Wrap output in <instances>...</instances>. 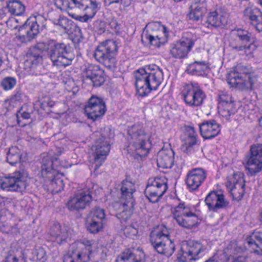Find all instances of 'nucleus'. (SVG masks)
<instances>
[{"mask_svg":"<svg viewBox=\"0 0 262 262\" xmlns=\"http://www.w3.org/2000/svg\"><path fill=\"white\" fill-rule=\"evenodd\" d=\"M94 134L97 138L95 145L92 146V149L93 151L95 170H96L102 165L110 152V147L108 140L114 137V133L111 132L110 128L104 127L101 128Z\"/></svg>","mask_w":262,"mask_h":262,"instance_id":"6","label":"nucleus"},{"mask_svg":"<svg viewBox=\"0 0 262 262\" xmlns=\"http://www.w3.org/2000/svg\"><path fill=\"white\" fill-rule=\"evenodd\" d=\"M260 221L262 223V211H261V212L260 213Z\"/></svg>","mask_w":262,"mask_h":262,"instance_id":"61","label":"nucleus"},{"mask_svg":"<svg viewBox=\"0 0 262 262\" xmlns=\"http://www.w3.org/2000/svg\"><path fill=\"white\" fill-rule=\"evenodd\" d=\"M247 240L249 245H255L262 251V230L255 231Z\"/></svg>","mask_w":262,"mask_h":262,"instance_id":"41","label":"nucleus"},{"mask_svg":"<svg viewBox=\"0 0 262 262\" xmlns=\"http://www.w3.org/2000/svg\"><path fill=\"white\" fill-rule=\"evenodd\" d=\"M110 25L111 28H114L116 30H118L119 29V26L116 21H111Z\"/></svg>","mask_w":262,"mask_h":262,"instance_id":"58","label":"nucleus"},{"mask_svg":"<svg viewBox=\"0 0 262 262\" xmlns=\"http://www.w3.org/2000/svg\"><path fill=\"white\" fill-rule=\"evenodd\" d=\"M195 209L185 203H180L171 209L173 219L178 224L187 229H191L198 224Z\"/></svg>","mask_w":262,"mask_h":262,"instance_id":"11","label":"nucleus"},{"mask_svg":"<svg viewBox=\"0 0 262 262\" xmlns=\"http://www.w3.org/2000/svg\"><path fill=\"white\" fill-rule=\"evenodd\" d=\"M24 176L20 171H15L11 176L2 179L0 185L2 189L7 191H23L26 183L23 180Z\"/></svg>","mask_w":262,"mask_h":262,"instance_id":"20","label":"nucleus"},{"mask_svg":"<svg viewBox=\"0 0 262 262\" xmlns=\"http://www.w3.org/2000/svg\"><path fill=\"white\" fill-rule=\"evenodd\" d=\"M85 80H90L94 86H100L105 81L104 72L99 66L90 64L86 66L83 71Z\"/></svg>","mask_w":262,"mask_h":262,"instance_id":"23","label":"nucleus"},{"mask_svg":"<svg viewBox=\"0 0 262 262\" xmlns=\"http://www.w3.org/2000/svg\"><path fill=\"white\" fill-rule=\"evenodd\" d=\"M129 142L127 150L135 158L146 156L151 146L150 136L145 130L143 125L135 124L127 129Z\"/></svg>","mask_w":262,"mask_h":262,"instance_id":"3","label":"nucleus"},{"mask_svg":"<svg viewBox=\"0 0 262 262\" xmlns=\"http://www.w3.org/2000/svg\"><path fill=\"white\" fill-rule=\"evenodd\" d=\"M16 84V80L12 77H5L1 81V85L5 91L12 89Z\"/></svg>","mask_w":262,"mask_h":262,"instance_id":"45","label":"nucleus"},{"mask_svg":"<svg viewBox=\"0 0 262 262\" xmlns=\"http://www.w3.org/2000/svg\"><path fill=\"white\" fill-rule=\"evenodd\" d=\"M238 248L235 243H232L230 244L227 248V252L230 254L227 262H248V257L245 255L232 256V254H235L238 250Z\"/></svg>","mask_w":262,"mask_h":262,"instance_id":"38","label":"nucleus"},{"mask_svg":"<svg viewBox=\"0 0 262 262\" xmlns=\"http://www.w3.org/2000/svg\"><path fill=\"white\" fill-rule=\"evenodd\" d=\"M133 0H120V2L121 5L123 7H126L129 6Z\"/></svg>","mask_w":262,"mask_h":262,"instance_id":"55","label":"nucleus"},{"mask_svg":"<svg viewBox=\"0 0 262 262\" xmlns=\"http://www.w3.org/2000/svg\"><path fill=\"white\" fill-rule=\"evenodd\" d=\"M47 180L46 179V180ZM48 180L51 181L50 186L53 193H58L63 190L64 184L62 179L54 177L52 179Z\"/></svg>","mask_w":262,"mask_h":262,"instance_id":"43","label":"nucleus"},{"mask_svg":"<svg viewBox=\"0 0 262 262\" xmlns=\"http://www.w3.org/2000/svg\"><path fill=\"white\" fill-rule=\"evenodd\" d=\"M244 16L249 19L258 32H262V12L256 7H249L244 11Z\"/></svg>","mask_w":262,"mask_h":262,"instance_id":"30","label":"nucleus"},{"mask_svg":"<svg viewBox=\"0 0 262 262\" xmlns=\"http://www.w3.org/2000/svg\"><path fill=\"white\" fill-rule=\"evenodd\" d=\"M84 111L89 119L96 121L105 114L106 111L105 102L102 97L92 95L85 104Z\"/></svg>","mask_w":262,"mask_h":262,"instance_id":"17","label":"nucleus"},{"mask_svg":"<svg viewBox=\"0 0 262 262\" xmlns=\"http://www.w3.org/2000/svg\"><path fill=\"white\" fill-rule=\"evenodd\" d=\"M257 78L256 75L251 68L238 65L229 73L227 80L232 86L241 90H249L253 89Z\"/></svg>","mask_w":262,"mask_h":262,"instance_id":"7","label":"nucleus"},{"mask_svg":"<svg viewBox=\"0 0 262 262\" xmlns=\"http://www.w3.org/2000/svg\"><path fill=\"white\" fill-rule=\"evenodd\" d=\"M91 201V191L89 189H85L71 197L67 206L71 211H79L88 206Z\"/></svg>","mask_w":262,"mask_h":262,"instance_id":"21","label":"nucleus"},{"mask_svg":"<svg viewBox=\"0 0 262 262\" xmlns=\"http://www.w3.org/2000/svg\"><path fill=\"white\" fill-rule=\"evenodd\" d=\"M205 202L209 210L214 212L226 208L229 203L222 192L215 191H211L207 195Z\"/></svg>","mask_w":262,"mask_h":262,"instance_id":"22","label":"nucleus"},{"mask_svg":"<svg viewBox=\"0 0 262 262\" xmlns=\"http://www.w3.org/2000/svg\"><path fill=\"white\" fill-rule=\"evenodd\" d=\"M201 135L205 139H210L216 136L221 129L219 123L214 120H210L199 125Z\"/></svg>","mask_w":262,"mask_h":262,"instance_id":"29","label":"nucleus"},{"mask_svg":"<svg viewBox=\"0 0 262 262\" xmlns=\"http://www.w3.org/2000/svg\"><path fill=\"white\" fill-rule=\"evenodd\" d=\"M49 104V105L50 106H51V107H52V104Z\"/></svg>","mask_w":262,"mask_h":262,"instance_id":"64","label":"nucleus"},{"mask_svg":"<svg viewBox=\"0 0 262 262\" xmlns=\"http://www.w3.org/2000/svg\"><path fill=\"white\" fill-rule=\"evenodd\" d=\"M207 11V4L204 1H194L189 8L187 17L193 22L202 21Z\"/></svg>","mask_w":262,"mask_h":262,"instance_id":"28","label":"nucleus"},{"mask_svg":"<svg viewBox=\"0 0 262 262\" xmlns=\"http://www.w3.org/2000/svg\"><path fill=\"white\" fill-rule=\"evenodd\" d=\"M7 8H4L0 9V18H3L6 16V10H7Z\"/></svg>","mask_w":262,"mask_h":262,"instance_id":"57","label":"nucleus"},{"mask_svg":"<svg viewBox=\"0 0 262 262\" xmlns=\"http://www.w3.org/2000/svg\"><path fill=\"white\" fill-rule=\"evenodd\" d=\"M247 31L237 29L232 32L229 38V46L236 51H245L247 54L252 53L256 46Z\"/></svg>","mask_w":262,"mask_h":262,"instance_id":"12","label":"nucleus"},{"mask_svg":"<svg viewBox=\"0 0 262 262\" xmlns=\"http://www.w3.org/2000/svg\"><path fill=\"white\" fill-rule=\"evenodd\" d=\"M2 62H3V61H2V58H1V57H0V66L2 65Z\"/></svg>","mask_w":262,"mask_h":262,"instance_id":"62","label":"nucleus"},{"mask_svg":"<svg viewBox=\"0 0 262 262\" xmlns=\"http://www.w3.org/2000/svg\"><path fill=\"white\" fill-rule=\"evenodd\" d=\"M204 262H219V260L215 258V255H214Z\"/></svg>","mask_w":262,"mask_h":262,"instance_id":"59","label":"nucleus"},{"mask_svg":"<svg viewBox=\"0 0 262 262\" xmlns=\"http://www.w3.org/2000/svg\"><path fill=\"white\" fill-rule=\"evenodd\" d=\"M22 92L20 88H17L15 91L14 94L12 95L11 100L12 102L19 101L21 100Z\"/></svg>","mask_w":262,"mask_h":262,"instance_id":"52","label":"nucleus"},{"mask_svg":"<svg viewBox=\"0 0 262 262\" xmlns=\"http://www.w3.org/2000/svg\"><path fill=\"white\" fill-rule=\"evenodd\" d=\"M86 225L88 230L92 233H98L103 228L102 221L96 220L89 217Z\"/></svg>","mask_w":262,"mask_h":262,"instance_id":"42","label":"nucleus"},{"mask_svg":"<svg viewBox=\"0 0 262 262\" xmlns=\"http://www.w3.org/2000/svg\"><path fill=\"white\" fill-rule=\"evenodd\" d=\"M181 94L186 104L192 107L202 105L206 97L205 93L197 84H185Z\"/></svg>","mask_w":262,"mask_h":262,"instance_id":"14","label":"nucleus"},{"mask_svg":"<svg viewBox=\"0 0 262 262\" xmlns=\"http://www.w3.org/2000/svg\"><path fill=\"white\" fill-rule=\"evenodd\" d=\"M123 231L124 235L129 237H132L136 236L138 232L137 228L135 226L132 225H128L125 227Z\"/></svg>","mask_w":262,"mask_h":262,"instance_id":"50","label":"nucleus"},{"mask_svg":"<svg viewBox=\"0 0 262 262\" xmlns=\"http://www.w3.org/2000/svg\"><path fill=\"white\" fill-rule=\"evenodd\" d=\"M218 110L219 114L226 119L236 112L234 101L230 95L223 92L219 95Z\"/></svg>","mask_w":262,"mask_h":262,"instance_id":"24","label":"nucleus"},{"mask_svg":"<svg viewBox=\"0 0 262 262\" xmlns=\"http://www.w3.org/2000/svg\"><path fill=\"white\" fill-rule=\"evenodd\" d=\"M167 180L164 177L149 179L145 190L146 196L152 203L157 202L166 191Z\"/></svg>","mask_w":262,"mask_h":262,"instance_id":"16","label":"nucleus"},{"mask_svg":"<svg viewBox=\"0 0 262 262\" xmlns=\"http://www.w3.org/2000/svg\"><path fill=\"white\" fill-rule=\"evenodd\" d=\"M259 123L260 126L262 127V117L259 119Z\"/></svg>","mask_w":262,"mask_h":262,"instance_id":"60","label":"nucleus"},{"mask_svg":"<svg viewBox=\"0 0 262 262\" xmlns=\"http://www.w3.org/2000/svg\"><path fill=\"white\" fill-rule=\"evenodd\" d=\"M227 187L230 189L233 199L236 201L242 199L245 193V181L244 174L239 171L228 178Z\"/></svg>","mask_w":262,"mask_h":262,"instance_id":"19","label":"nucleus"},{"mask_svg":"<svg viewBox=\"0 0 262 262\" xmlns=\"http://www.w3.org/2000/svg\"><path fill=\"white\" fill-rule=\"evenodd\" d=\"M41 50H48L49 56L54 66L58 68L66 67L71 64L75 58L68 46L63 42H57L54 40H49L39 42L36 47L31 48L26 54L25 68L30 74L37 75V70L42 61Z\"/></svg>","mask_w":262,"mask_h":262,"instance_id":"1","label":"nucleus"},{"mask_svg":"<svg viewBox=\"0 0 262 262\" xmlns=\"http://www.w3.org/2000/svg\"><path fill=\"white\" fill-rule=\"evenodd\" d=\"M50 233L52 237L51 240L58 244H61L66 241L69 236L67 228L65 227H61L59 224L54 225L51 228Z\"/></svg>","mask_w":262,"mask_h":262,"instance_id":"33","label":"nucleus"},{"mask_svg":"<svg viewBox=\"0 0 262 262\" xmlns=\"http://www.w3.org/2000/svg\"><path fill=\"white\" fill-rule=\"evenodd\" d=\"M46 26V19L41 15L31 17L21 27L20 31L25 30L26 35H19L22 42H28L34 38Z\"/></svg>","mask_w":262,"mask_h":262,"instance_id":"13","label":"nucleus"},{"mask_svg":"<svg viewBox=\"0 0 262 262\" xmlns=\"http://www.w3.org/2000/svg\"><path fill=\"white\" fill-rule=\"evenodd\" d=\"M104 210L99 207H96L90 213L89 218L96 220L102 221L105 218Z\"/></svg>","mask_w":262,"mask_h":262,"instance_id":"47","label":"nucleus"},{"mask_svg":"<svg viewBox=\"0 0 262 262\" xmlns=\"http://www.w3.org/2000/svg\"><path fill=\"white\" fill-rule=\"evenodd\" d=\"M194 45L192 40L185 38L172 44L170 48V54L173 58L183 59L185 58Z\"/></svg>","mask_w":262,"mask_h":262,"instance_id":"25","label":"nucleus"},{"mask_svg":"<svg viewBox=\"0 0 262 262\" xmlns=\"http://www.w3.org/2000/svg\"><path fill=\"white\" fill-rule=\"evenodd\" d=\"M206 171L202 168H194L188 172L186 183L193 190L197 189L206 178Z\"/></svg>","mask_w":262,"mask_h":262,"instance_id":"27","label":"nucleus"},{"mask_svg":"<svg viewBox=\"0 0 262 262\" xmlns=\"http://www.w3.org/2000/svg\"><path fill=\"white\" fill-rule=\"evenodd\" d=\"M259 4L262 6V0H258Z\"/></svg>","mask_w":262,"mask_h":262,"instance_id":"63","label":"nucleus"},{"mask_svg":"<svg viewBox=\"0 0 262 262\" xmlns=\"http://www.w3.org/2000/svg\"><path fill=\"white\" fill-rule=\"evenodd\" d=\"M53 23L55 25L59 26L65 30H68L71 25V21L63 16H60L58 18L55 19Z\"/></svg>","mask_w":262,"mask_h":262,"instance_id":"48","label":"nucleus"},{"mask_svg":"<svg viewBox=\"0 0 262 262\" xmlns=\"http://www.w3.org/2000/svg\"><path fill=\"white\" fill-rule=\"evenodd\" d=\"M245 167L250 176H255L262 169V144L251 146L250 154L245 159Z\"/></svg>","mask_w":262,"mask_h":262,"instance_id":"18","label":"nucleus"},{"mask_svg":"<svg viewBox=\"0 0 262 262\" xmlns=\"http://www.w3.org/2000/svg\"><path fill=\"white\" fill-rule=\"evenodd\" d=\"M10 199L8 198L4 197L0 195V206L1 207H5L7 204L10 203Z\"/></svg>","mask_w":262,"mask_h":262,"instance_id":"53","label":"nucleus"},{"mask_svg":"<svg viewBox=\"0 0 262 262\" xmlns=\"http://www.w3.org/2000/svg\"><path fill=\"white\" fill-rule=\"evenodd\" d=\"M157 165L165 169L170 168L174 164V152L171 149H162L158 152Z\"/></svg>","mask_w":262,"mask_h":262,"instance_id":"32","label":"nucleus"},{"mask_svg":"<svg viewBox=\"0 0 262 262\" xmlns=\"http://www.w3.org/2000/svg\"><path fill=\"white\" fill-rule=\"evenodd\" d=\"M157 28L155 30L147 31L144 34V38L151 45L155 47H159L161 45L164 44L168 35L165 26H158Z\"/></svg>","mask_w":262,"mask_h":262,"instance_id":"26","label":"nucleus"},{"mask_svg":"<svg viewBox=\"0 0 262 262\" xmlns=\"http://www.w3.org/2000/svg\"><path fill=\"white\" fill-rule=\"evenodd\" d=\"M145 254L142 250L126 249L118 255L116 262H144Z\"/></svg>","mask_w":262,"mask_h":262,"instance_id":"31","label":"nucleus"},{"mask_svg":"<svg viewBox=\"0 0 262 262\" xmlns=\"http://www.w3.org/2000/svg\"><path fill=\"white\" fill-rule=\"evenodd\" d=\"M118 48L115 40H106L98 46L94 52V57L107 69L113 71L116 68Z\"/></svg>","mask_w":262,"mask_h":262,"instance_id":"9","label":"nucleus"},{"mask_svg":"<svg viewBox=\"0 0 262 262\" xmlns=\"http://www.w3.org/2000/svg\"><path fill=\"white\" fill-rule=\"evenodd\" d=\"M58 2L67 9L69 16L82 23L91 20L100 8L98 0H56V3Z\"/></svg>","mask_w":262,"mask_h":262,"instance_id":"4","label":"nucleus"},{"mask_svg":"<svg viewBox=\"0 0 262 262\" xmlns=\"http://www.w3.org/2000/svg\"><path fill=\"white\" fill-rule=\"evenodd\" d=\"M225 23L224 16L214 11L209 13L206 20L203 23V25L205 27L211 28L219 27Z\"/></svg>","mask_w":262,"mask_h":262,"instance_id":"35","label":"nucleus"},{"mask_svg":"<svg viewBox=\"0 0 262 262\" xmlns=\"http://www.w3.org/2000/svg\"><path fill=\"white\" fill-rule=\"evenodd\" d=\"M203 251V245L196 241L189 240L182 242L180 250L177 255L180 262H186L187 260H196Z\"/></svg>","mask_w":262,"mask_h":262,"instance_id":"15","label":"nucleus"},{"mask_svg":"<svg viewBox=\"0 0 262 262\" xmlns=\"http://www.w3.org/2000/svg\"><path fill=\"white\" fill-rule=\"evenodd\" d=\"M135 86L139 95L144 97L156 90L163 80L162 70L156 64L148 65L135 72Z\"/></svg>","mask_w":262,"mask_h":262,"instance_id":"2","label":"nucleus"},{"mask_svg":"<svg viewBox=\"0 0 262 262\" xmlns=\"http://www.w3.org/2000/svg\"><path fill=\"white\" fill-rule=\"evenodd\" d=\"M55 173L52 159L49 157L44 158L41 166V177L45 179H51L55 176Z\"/></svg>","mask_w":262,"mask_h":262,"instance_id":"36","label":"nucleus"},{"mask_svg":"<svg viewBox=\"0 0 262 262\" xmlns=\"http://www.w3.org/2000/svg\"><path fill=\"white\" fill-rule=\"evenodd\" d=\"M22 154L20 150L16 147H11L7 153V161L11 165L21 162Z\"/></svg>","mask_w":262,"mask_h":262,"instance_id":"40","label":"nucleus"},{"mask_svg":"<svg viewBox=\"0 0 262 262\" xmlns=\"http://www.w3.org/2000/svg\"><path fill=\"white\" fill-rule=\"evenodd\" d=\"M14 228L13 227H6L5 225H2L0 226V230L4 233H9L13 232V229Z\"/></svg>","mask_w":262,"mask_h":262,"instance_id":"54","label":"nucleus"},{"mask_svg":"<svg viewBox=\"0 0 262 262\" xmlns=\"http://www.w3.org/2000/svg\"><path fill=\"white\" fill-rule=\"evenodd\" d=\"M33 254V258L36 260V262H45L47 259L46 251L41 247L36 249Z\"/></svg>","mask_w":262,"mask_h":262,"instance_id":"46","label":"nucleus"},{"mask_svg":"<svg viewBox=\"0 0 262 262\" xmlns=\"http://www.w3.org/2000/svg\"><path fill=\"white\" fill-rule=\"evenodd\" d=\"M95 248V242L86 238L72 243L63 257V262H88Z\"/></svg>","mask_w":262,"mask_h":262,"instance_id":"8","label":"nucleus"},{"mask_svg":"<svg viewBox=\"0 0 262 262\" xmlns=\"http://www.w3.org/2000/svg\"><path fill=\"white\" fill-rule=\"evenodd\" d=\"M3 262H26V260L23 255L17 254L13 251H9Z\"/></svg>","mask_w":262,"mask_h":262,"instance_id":"44","label":"nucleus"},{"mask_svg":"<svg viewBox=\"0 0 262 262\" xmlns=\"http://www.w3.org/2000/svg\"><path fill=\"white\" fill-rule=\"evenodd\" d=\"M20 117L23 119L27 120L30 118V114L24 110V107H21L16 113L17 122L18 125L24 126L26 123H21Z\"/></svg>","mask_w":262,"mask_h":262,"instance_id":"49","label":"nucleus"},{"mask_svg":"<svg viewBox=\"0 0 262 262\" xmlns=\"http://www.w3.org/2000/svg\"><path fill=\"white\" fill-rule=\"evenodd\" d=\"M120 0H104V3L105 5L110 6L112 4H118L119 3Z\"/></svg>","mask_w":262,"mask_h":262,"instance_id":"56","label":"nucleus"},{"mask_svg":"<svg viewBox=\"0 0 262 262\" xmlns=\"http://www.w3.org/2000/svg\"><path fill=\"white\" fill-rule=\"evenodd\" d=\"M199 145L200 141L198 138H184L181 149L184 153L191 154L199 148Z\"/></svg>","mask_w":262,"mask_h":262,"instance_id":"37","label":"nucleus"},{"mask_svg":"<svg viewBox=\"0 0 262 262\" xmlns=\"http://www.w3.org/2000/svg\"><path fill=\"white\" fill-rule=\"evenodd\" d=\"M184 138H198V135L192 126H187L185 128Z\"/></svg>","mask_w":262,"mask_h":262,"instance_id":"51","label":"nucleus"},{"mask_svg":"<svg viewBox=\"0 0 262 262\" xmlns=\"http://www.w3.org/2000/svg\"><path fill=\"white\" fill-rule=\"evenodd\" d=\"M208 70V66L206 61H195L188 65L186 71L192 75L204 76L206 75Z\"/></svg>","mask_w":262,"mask_h":262,"instance_id":"34","label":"nucleus"},{"mask_svg":"<svg viewBox=\"0 0 262 262\" xmlns=\"http://www.w3.org/2000/svg\"><path fill=\"white\" fill-rule=\"evenodd\" d=\"M121 196L119 201L113 204L114 208L118 211L117 217L125 222L130 217L134 210L135 201L133 193L136 191L134 183L123 181L120 188Z\"/></svg>","mask_w":262,"mask_h":262,"instance_id":"5","label":"nucleus"},{"mask_svg":"<svg viewBox=\"0 0 262 262\" xmlns=\"http://www.w3.org/2000/svg\"><path fill=\"white\" fill-rule=\"evenodd\" d=\"M7 9L11 14L21 15L25 10V7L21 2L17 0H12L8 3Z\"/></svg>","mask_w":262,"mask_h":262,"instance_id":"39","label":"nucleus"},{"mask_svg":"<svg viewBox=\"0 0 262 262\" xmlns=\"http://www.w3.org/2000/svg\"><path fill=\"white\" fill-rule=\"evenodd\" d=\"M150 242L158 253L169 257L173 253L175 245L169 238V232L165 226L152 231L150 234Z\"/></svg>","mask_w":262,"mask_h":262,"instance_id":"10","label":"nucleus"}]
</instances>
